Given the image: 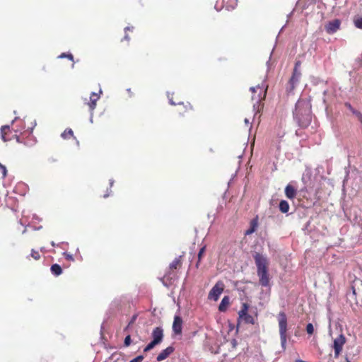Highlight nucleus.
<instances>
[{"label":"nucleus","instance_id":"1","mask_svg":"<svg viewBox=\"0 0 362 362\" xmlns=\"http://www.w3.org/2000/svg\"><path fill=\"white\" fill-rule=\"evenodd\" d=\"M311 105L309 101L300 99L296 104L293 118L298 125L302 128L307 127L311 122Z\"/></svg>","mask_w":362,"mask_h":362},{"label":"nucleus","instance_id":"2","mask_svg":"<svg viewBox=\"0 0 362 362\" xmlns=\"http://www.w3.org/2000/svg\"><path fill=\"white\" fill-rule=\"evenodd\" d=\"M253 258L257 267V274L259 277L260 285L264 287H269V277L268 274V258L266 255L259 252H255L253 255Z\"/></svg>","mask_w":362,"mask_h":362},{"label":"nucleus","instance_id":"3","mask_svg":"<svg viewBox=\"0 0 362 362\" xmlns=\"http://www.w3.org/2000/svg\"><path fill=\"white\" fill-rule=\"evenodd\" d=\"M250 90L252 93L258 92L257 96L252 95V100L255 101L253 104V108L256 112H259V103L260 102L264 99L267 93V88L264 87V85H258L256 87H251Z\"/></svg>","mask_w":362,"mask_h":362},{"label":"nucleus","instance_id":"4","mask_svg":"<svg viewBox=\"0 0 362 362\" xmlns=\"http://www.w3.org/2000/svg\"><path fill=\"white\" fill-rule=\"evenodd\" d=\"M278 321L279 327L281 344L283 349H285L286 344L287 319L284 313H280L279 314Z\"/></svg>","mask_w":362,"mask_h":362},{"label":"nucleus","instance_id":"5","mask_svg":"<svg viewBox=\"0 0 362 362\" xmlns=\"http://www.w3.org/2000/svg\"><path fill=\"white\" fill-rule=\"evenodd\" d=\"M224 284L222 281H217L216 284L213 286V288L209 291L208 298L209 300H213L214 301L218 300L219 296L224 290Z\"/></svg>","mask_w":362,"mask_h":362},{"label":"nucleus","instance_id":"6","mask_svg":"<svg viewBox=\"0 0 362 362\" xmlns=\"http://www.w3.org/2000/svg\"><path fill=\"white\" fill-rule=\"evenodd\" d=\"M346 342L345 337L340 334L337 338L334 340L333 348L334 349V357L338 358Z\"/></svg>","mask_w":362,"mask_h":362},{"label":"nucleus","instance_id":"7","mask_svg":"<svg viewBox=\"0 0 362 362\" xmlns=\"http://www.w3.org/2000/svg\"><path fill=\"white\" fill-rule=\"evenodd\" d=\"M341 22L338 19H335L334 21H329L325 25L326 32L331 35L335 33L340 28Z\"/></svg>","mask_w":362,"mask_h":362},{"label":"nucleus","instance_id":"8","mask_svg":"<svg viewBox=\"0 0 362 362\" xmlns=\"http://www.w3.org/2000/svg\"><path fill=\"white\" fill-rule=\"evenodd\" d=\"M152 337L153 341L157 344H160L163 339V329L160 327L154 328L152 332Z\"/></svg>","mask_w":362,"mask_h":362},{"label":"nucleus","instance_id":"9","mask_svg":"<svg viewBox=\"0 0 362 362\" xmlns=\"http://www.w3.org/2000/svg\"><path fill=\"white\" fill-rule=\"evenodd\" d=\"M182 329V320L180 317L176 315L174 317L173 324V330L175 334H180Z\"/></svg>","mask_w":362,"mask_h":362},{"label":"nucleus","instance_id":"10","mask_svg":"<svg viewBox=\"0 0 362 362\" xmlns=\"http://www.w3.org/2000/svg\"><path fill=\"white\" fill-rule=\"evenodd\" d=\"M300 75L301 74L300 71L297 69L296 66H295L293 76L289 81V84L291 89L294 88L295 86L298 83Z\"/></svg>","mask_w":362,"mask_h":362},{"label":"nucleus","instance_id":"11","mask_svg":"<svg viewBox=\"0 0 362 362\" xmlns=\"http://www.w3.org/2000/svg\"><path fill=\"white\" fill-rule=\"evenodd\" d=\"M174 351V348L171 346L167 347L163 350L157 356L156 360L158 361H162L168 358Z\"/></svg>","mask_w":362,"mask_h":362},{"label":"nucleus","instance_id":"12","mask_svg":"<svg viewBox=\"0 0 362 362\" xmlns=\"http://www.w3.org/2000/svg\"><path fill=\"white\" fill-rule=\"evenodd\" d=\"M100 98V95L97 93L92 92L90 96V103H88L90 110L93 112L96 107V103Z\"/></svg>","mask_w":362,"mask_h":362},{"label":"nucleus","instance_id":"13","mask_svg":"<svg viewBox=\"0 0 362 362\" xmlns=\"http://www.w3.org/2000/svg\"><path fill=\"white\" fill-rule=\"evenodd\" d=\"M285 194L287 198L292 199L296 195V189L290 185H288L285 189Z\"/></svg>","mask_w":362,"mask_h":362},{"label":"nucleus","instance_id":"14","mask_svg":"<svg viewBox=\"0 0 362 362\" xmlns=\"http://www.w3.org/2000/svg\"><path fill=\"white\" fill-rule=\"evenodd\" d=\"M229 303H230L229 297L228 296H224L223 298V299L221 300V303L219 304L218 310L221 312L226 311L228 305H229Z\"/></svg>","mask_w":362,"mask_h":362},{"label":"nucleus","instance_id":"15","mask_svg":"<svg viewBox=\"0 0 362 362\" xmlns=\"http://www.w3.org/2000/svg\"><path fill=\"white\" fill-rule=\"evenodd\" d=\"M279 210L282 212V213H287L289 210V204L288 203L285 201V200H282L279 203Z\"/></svg>","mask_w":362,"mask_h":362},{"label":"nucleus","instance_id":"16","mask_svg":"<svg viewBox=\"0 0 362 362\" xmlns=\"http://www.w3.org/2000/svg\"><path fill=\"white\" fill-rule=\"evenodd\" d=\"M51 272L54 275L59 276L62 273V269L59 264H54L51 267Z\"/></svg>","mask_w":362,"mask_h":362},{"label":"nucleus","instance_id":"17","mask_svg":"<svg viewBox=\"0 0 362 362\" xmlns=\"http://www.w3.org/2000/svg\"><path fill=\"white\" fill-rule=\"evenodd\" d=\"M10 127L8 125L2 126L1 128V139L4 141H6L8 139L6 138V131H8Z\"/></svg>","mask_w":362,"mask_h":362},{"label":"nucleus","instance_id":"18","mask_svg":"<svg viewBox=\"0 0 362 362\" xmlns=\"http://www.w3.org/2000/svg\"><path fill=\"white\" fill-rule=\"evenodd\" d=\"M248 305L246 303L243 304L242 309L239 311L238 315L240 318H243L247 314Z\"/></svg>","mask_w":362,"mask_h":362},{"label":"nucleus","instance_id":"19","mask_svg":"<svg viewBox=\"0 0 362 362\" xmlns=\"http://www.w3.org/2000/svg\"><path fill=\"white\" fill-rule=\"evenodd\" d=\"M181 264L180 257L175 258L173 262L170 264V268L171 269H175L178 266Z\"/></svg>","mask_w":362,"mask_h":362},{"label":"nucleus","instance_id":"20","mask_svg":"<svg viewBox=\"0 0 362 362\" xmlns=\"http://www.w3.org/2000/svg\"><path fill=\"white\" fill-rule=\"evenodd\" d=\"M74 132L71 129H66L63 133H62L61 136L64 139H66L69 136H72Z\"/></svg>","mask_w":362,"mask_h":362},{"label":"nucleus","instance_id":"21","mask_svg":"<svg viewBox=\"0 0 362 362\" xmlns=\"http://www.w3.org/2000/svg\"><path fill=\"white\" fill-rule=\"evenodd\" d=\"M237 5V0H228L226 4V8L229 10L230 8L233 9Z\"/></svg>","mask_w":362,"mask_h":362},{"label":"nucleus","instance_id":"22","mask_svg":"<svg viewBox=\"0 0 362 362\" xmlns=\"http://www.w3.org/2000/svg\"><path fill=\"white\" fill-rule=\"evenodd\" d=\"M354 23L357 28L362 29V17L356 18Z\"/></svg>","mask_w":362,"mask_h":362},{"label":"nucleus","instance_id":"23","mask_svg":"<svg viewBox=\"0 0 362 362\" xmlns=\"http://www.w3.org/2000/svg\"><path fill=\"white\" fill-rule=\"evenodd\" d=\"M246 323H250L254 324V318L252 316L249 315L248 313L243 317V318H241Z\"/></svg>","mask_w":362,"mask_h":362},{"label":"nucleus","instance_id":"24","mask_svg":"<svg viewBox=\"0 0 362 362\" xmlns=\"http://www.w3.org/2000/svg\"><path fill=\"white\" fill-rule=\"evenodd\" d=\"M156 345H158L156 343H155L154 341H151L144 349V352H147L150 350H151L152 349H153Z\"/></svg>","mask_w":362,"mask_h":362},{"label":"nucleus","instance_id":"25","mask_svg":"<svg viewBox=\"0 0 362 362\" xmlns=\"http://www.w3.org/2000/svg\"><path fill=\"white\" fill-rule=\"evenodd\" d=\"M306 331L308 334H312L314 332L313 325L311 323H308L306 326Z\"/></svg>","mask_w":362,"mask_h":362},{"label":"nucleus","instance_id":"26","mask_svg":"<svg viewBox=\"0 0 362 362\" xmlns=\"http://www.w3.org/2000/svg\"><path fill=\"white\" fill-rule=\"evenodd\" d=\"M59 58H68L69 59L73 61L74 60V57L71 54H66V53H62V54H60L59 56Z\"/></svg>","mask_w":362,"mask_h":362},{"label":"nucleus","instance_id":"27","mask_svg":"<svg viewBox=\"0 0 362 362\" xmlns=\"http://www.w3.org/2000/svg\"><path fill=\"white\" fill-rule=\"evenodd\" d=\"M31 256L36 260L39 259L40 257L39 252L33 249L31 250Z\"/></svg>","mask_w":362,"mask_h":362},{"label":"nucleus","instance_id":"28","mask_svg":"<svg viewBox=\"0 0 362 362\" xmlns=\"http://www.w3.org/2000/svg\"><path fill=\"white\" fill-rule=\"evenodd\" d=\"M131 341H132V339H131V337H130V335L127 336V337H125V339H124V345H125L126 346H129V345H130V344H131Z\"/></svg>","mask_w":362,"mask_h":362},{"label":"nucleus","instance_id":"29","mask_svg":"<svg viewBox=\"0 0 362 362\" xmlns=\"http://www.w3.org/2000/svg\"><path fill=\"white\" fill-rule=\"evenodd\" d=\"M143 359H144V356L140 355V356H138L137 357L133 358L129 362H141Z\"/></svg>","mask_w":362,"mask_h":362},{"label":"nucleus","instance_id":"30","mask_svg":"<svg viewBox=\"0 0 362 362\" xmlns=\"http://www.w3.org/2000/svg\"><path fill=\"white\" fill-rule=\"evenodd\" d=\"M204 251H205V247H203L199 250V253H198V259H199L198 262H199V261L201 260V258H202L203 254L204 253Z\"/></svg>","mask_w":362,"mask_h":362},{"label":"nucleus","instance_id":"31","mask_svg":"<svg viewBox=\"0 0 362 362\" xmlns=\"http://www.w3.org/2000/svg\"><path fill=\"white\" fill-rule=\"evenodd\" d=\"M63 255H64V256L66 257V259H68V260H69V261H74V257H73L72 255L69 254V253H67V252H64V253H63Z\"/></svg>","mask_w":362,"mask_h":362},{"label":"nucleus","instance_id":"32","mask_svg":"<svg viewBox=\"0 0 362 362\" xmlns=\"http://www.w3.org/2000/svg\"><path fill=\"white\" fill-rule=\"evenodd\" d=\"M0 169L1 170V173H2V175H3V177H5L6 176V174H7V170H6V166L4 165H2Z\"/></svg>","mask_w":362,"mask_h":362},{"label":"nucleus","instance_id":"33","mask_svg":"<svg viewBox=\"0 0 362 362\" xmlns=\"http://www.w3.org/2000/svg\"><path fill=\"white\" fill-rule=\"evenodd\" d=\"M354 113L357 116L361 123L362 124V114L358 112H354Z\"/></svg>","mask_w":362,"mask_h":362},{"label":"nucleus","instance_id":"34","mask_svg":"<svg viewBox=\"0 0 362 362\" xmlns=\"http://www.w3.org/2000/svg\"><path fill=\"white\" fill-rule=\"evenodd\" d=\"M168 100H169V103L170 105H175V103H174V101L173 100L172 98L170 97V95L169 93H168Z\"/></svg>","mask_w":362,"mask_h":362},{"label":"nucleus","instance_id":"35","mask_svg":"<svg viewBox=\"0 0 362 362\" xmlns=\"http://www.w3.org/2000/svg\"><path fill=\"white\" fill-rule=\"evenodd\" d=\"M133 28H134L133 27H129V26H127V27H126V28H124V30H125V31H127V30H133Z\"/></svg>","mask_w":362,"mask_h":362},{"label":"nucleus","instance_id":"36","mask_svg":"<svg viewBox=\"0 0 362 362\" xmlns=\"http://www.w3.org/2000/svg\"><path fill=\"white\" fill-rule=\"evenodd\" d=\"M93 112L90 111V122L91 123H93Z\"/></svg>","mask_w":362,"mask_h":362},{"label":"nucleus","instance_id":"37","mask_svg":"<svg viewBox=\"0 0 362 362\" xmlns=\"http://www.w3.org/2000/svg\"><path fill=\"white\" fill-rule=\"evenodd\" d=\"M253 231H254V229H253V228H252V229H250V230H247L246 233H247V234H250V233H252Z\"/></svg>","mask_w":362,"mask_h":362},{"label":"nucleus","instance_id":"38","mask_svg":"<svg viewBox=\"0 0 362 362\" xmlns=\"http://www.w3.org/2000/svg\"><path fill=\"white\" fill-rule=\"evenodd\" d=\"M113 184H114V180H110V187H112Z\"/></svg>","mask_w":362,"mask_h":362},{"label":"nucleus","instance_id":"39","mask_svg":"<svg viewBox=\"0 0 362 362\" xmlns=\"http://www.w3.org/2000/svg\"><path fill=\"white\" fill-rule=\"evenodd\" d=\"M245 124H247H247L250 123L249 119H247V118H245Z\"/></svg>","mask_w":362,"mask_h":362},{"label":"nucleus","instance_id":"40","mask_svg":"<svg viewBox=\"0 0 362 362\" xmlns=\"http://www.w3.org/2000/svg\"><path fill=\"white\" fill-rule=\"evenodd\" d=\"M124 38L125 40H129V37L128 35H127V34L125 35V36H124Z\"/></svg>","mask_w":362,"mask_h":362},{"label":"nucleus","instance_id":"41","mask_svg":"<svg viewBox=\"0 0 362 362\" xmlns=\"http://www.w3.org/2000/svg\"><path fill=\"white\" fill-rule=\"evenodd\" d=\"M136 319V316H134L130 323H132Z\"/></svg>","mask_w":362,"mask_h":362},{"label":"nucleus","instance_id":"42","mask_svg":"<svg viewBox=\"0 0 362 362\" xmlns=\"http://www.w3.org/2000/svg\"><path fill=\"white\" fill-rule=\"evenodd\" d=\"M51 245H52V246H55V245H56V244H55V243H54V241L51 242Z\"/></svg>","mask_w":362,"mask_h":362},{"label":"nucleus","instance_id":"43","mask_svg":"<svg viewBox=\"0 0 362 362\" xmlns=\"http://www.w3.org/2000/svg\"><path fill=\"white\" fill-rule=\"evenodd\" d=\"M298 66H299V62H296V66H296V67L298 68Z\"/></svg>","mask_w":362,"mask_h":362},{"label":"nucleus","instance_id":"44","mask_svg":"<svg viewBox=\"0 0 362 362\" xmlns=\"http://www.w3.org/2000/svg\"><path fill=\"white\" fill-rule=\"evenodd\" d=\"M108 196H109V194H105L104 195V197H105V198H106V197H107Z\"/></svg>","mask_w":362,"mask_h":362},{"label":"nucleus","instance_id":"45","mask_svg":"<svg viewBox=\"0 0 362 362\" xmlns=\"http://www.w3.org/2000/svg\"><path fill=\"white\" fill-rule=\"evenodd\" d=\"M18 119V117H15V119L12 121V123L14 122L15 120H16Z\"/></svg>","mask_w":362,"mask_h":362},{"label":"nucleus","instance_id":"46","mask_svg":"<svg viewBox=\"0 0 362 362\" xmlns=\"http://www.w3.org/2000/svg\"><path fill=\"white\" fill-rule=\"evenodd\" d=\"M346 362H351V361L349 360V358H346Z\"/></svg>","mask_w":362,"mask_h":362},{"label":"nucleus","instance_id":"47","mask_svg":"<svg viewBox=\"0 0 362 362\" xmlns=\"http://www.w3.org/2000/svg\"><path fill=\"white\" fill-rule=\"evenodd\" d=\"M358 66H361V60L358 62Z\"/></svg>","mask_w":362,"mask_h":362},{"label":"nucleus","instance_id":"48","mask_svg":"<svg viewBox=\"0 0 362 362\" xmlns=\"http://www.w3.org/2000/svg\"><path fill=\"white\" fill-rule=\"evenodd\" d=\"M3 165L0 163V168Z\"/></svg>","mask_w":362,"mask_h":362}]
</instances>
